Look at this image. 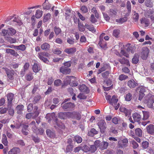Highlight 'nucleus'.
<instances>
[{"instance_id": "46", "label": "nucleus", "mask_w": 154, "mask_h": 154, "mask_svg": "<svg viewBox=\"0 0 154 154\" xmlns=\"http://www.w3.org/2000/svg\"><path fill=\"white\" fill-rule=\"evenodd\" d=\"M74 146L73 145L69 144L66 146V153L71 152Z\"/></svg>"}, {"instance_id": "45", "label": "nucleus", "mask_w": 154, "mask_h": 154, "mask_svg": "<svg viewBox=\"0 0 154 154\" xmlns=\"http://www.w3.org/2000/svg\"><path fill=\"white\" fill-rule=\"evenodd\" d=\"M143 119L144 120H146L148 119L149 116V112L147 111L143 112Z\"/></svg>"}, {"instance_id": "63", "label": "nucleus", "mask_w": 154, "mask_h": 154, "mask_svg": "<svg viewBox=\"0 0 154 154\" xmlns=\"http://www.w3.org/2000/svg\"><path fill=\"white\" fill-rule=\"evenodd\" d=\"M149 143L146 141H143L142 143V146L143 148L144 149H146L149 146Z\"/></svg>"}, {"instance_id": "44", "label": "nucleus", "mask_w": 154, "mask_h": 154, "mask_svg": "<svg viewBox=\"0 0 154 154\" xmlns=\"http://www.w3.org/2000/svg\"><path fill=\"white\" fill-rule=\"evenodd\" d=\"M2 143L5 145L7 146L8 144V141L7 140V138L6 135L5 134L3 135V137L2 140Z\"/></svg>"}, {"instance_id": "11", "label": "nucleus", "mask_w": 154, "mask_h": 154, "mask_svg": "<svg viewBox=\"0 0 154 154\" xmlns=\"http://www.w3.org/2000/svg\"><path fill=\"white\" fill-rule=\"evenodd\" d=\"M38 57L41 60L43 61L44 62L46 63L48 61V60L47 58L44 57L49 56V54L45 52H41L38 53Z\"/></svg>"}, {"instance_id": "57", "label": "nucleus", "mask_w": 154, "mask_h": 154, "mask_svg": "<svg viewBox=\"0 0 154 154\" xmlns=\"http://www.w3.org/2000/svg\"><path fill=\"white\" fill-rule=\"evenodd\" d=\"M135 48L134 46H131L127 48V51H128V53L130 52L132 53H134L135 51Z\"/></svg>"}, {"instance_id": "15", "label": "nucleus", "mask_w": 154, "mask_h": 154, "mask_svg": "<svg viewBox=\"0 0 154 154\" xmlns=\"http://www.w3.org/2000/svg\"><path fill=\"white\" fill-rule=\"evenodd\" d=\"M20 152V149L17 147H14L11 149L8 152V154H18Z\"/></svg>"}, {"instance_id": "29", "label": "nucleus", "mask_w": 154, "mask_h": 154, "mask_svg": "<svg viewBox=\"0 0 154 154\" xmlns=\"http://www.w3.org/2000/svg\"><path fill=\"white\" fill-rule=\"evenodd\" d=\"M119 61L122 64H125L127 66L128 65L130 66L129 61L125 58L123 57L122 59H119Z\"/></svg>"}, {"instance_id": "18", "label": "nucleus", "mask_w": 154, "mask_h": 154, "mask_svg": "<svg viewBox=\"0 0 154 154\" xmlns=\"http://www.w3.org/2000/svg\"><path fill=\"white\" fill-rule=\"evenodd\" d=\"M132 117L134 121L139 122L141 119V117L140 115L137 113H135L133 114Z\"/></svg>"}, {"instance_id": "52", "label": "nucleus", "mask_w": 154, "mask_h": 154, "mask_svg": "<svg viewBox=\"0 0 154 154\" xmlns=\"http://www.w3.org/2000/svg\"><path fill=\"white\" fill-rule=\"evenodd\" d=\"M145 4L146 6L150 8L152 7L153 6V4L150 0H146L145 2Z\"/></svg>"}, {"instance_id": "54", "label": "nucleus", "mask_w": 154, "mask_h": 154, "mask_svg": "<svg viewBox=\"0 0 154 154\" xmlns=\"http://www.w3.org/2000/svg\"><path fill=\"white\" fill-rule=\"evenodd\" d=\"M110 16L112 17H115L117 14V12L115 9H111L109 12Z\"/></svg>"}, {"instance_id": "39", "label": "nucleus", "mask_w": 154, "mask_h": 154, "mask_svg": "<svg viewBox=\"0 0 154 154\" xmlns=\"http://www.w3.org/2000/svg\"><path fill=\"white\" fill-rule=\"evenodd\" d=\"M78 27L79 30L80 32H83L85 30V26L83 24L81 23L79 21L78 23Z\"/></svg>"}, {"instance_id": "53", "label": "nucleus", "mask_w": 154, "mask_h": 154, "mask_svg": "<svg viewBox=\"0 0 154 154\" xmlns=\"http://www.w3.org/2000/svg\"><path fill=\"white\" fill-rule=\"evenodd\" d=\"M128 78V76L123 74H122L119 75V79L120 81L125 80Z\"/></svg>"}, {"instance_id": "20", "label": "nucleus", "mask_w": 154, "mask_h": 154, "mask_svg": "<svg viewBox=\"0 0 154 154\" xmlns=\"http://www.w3.org/2000/svg\"><path fill=\"white\" fill-rule=\"evenodd\" d=\"M141 23L145 27L149 26L150 23L149 20L145 18H143L140 20Z\"/></svg>"}, {"instance_id": "19", "label": "nucleus", "mask_w": 154, "mask_h": 154, "mask_svg": "<svg viewBox=\"0 0 154 154\" xmlns=\"http://www.w3.org/2000/svg\"><path fill=\"white\" fill-rule=\"evenodd\" d=\"M14 94L12 93H9L7 95V98L8 99V105L10 106L12 104V102L14 99Z\"/></svg>"}, {"instance_id": "23", "label": "nucleus", "mask_w": 154, "mask_h": 154, "mask_svg": "<svg viewBox=\"0 0 154 154\" xmlns=\"http://www.w3.org/2000/svg\"><path fill=\"white\" fill-rule=\"evenodd\" d=\"M120 111L122 112H124L125 116H127L130 115L131 114L129 110L127 109L126 108L123 107H121L119 109Z\"/></svg>"}, {"instance_id": "16", "label": "nucleus", "mask_w": 154, "mask_h": 154, "mask_svg": "<svg viewBox=\"0 0 154 154\" xmlns=\"http://www.w3.org/2000/svg\"><path fill=\"white\" fill-rule=\"evenodd\" d=\"M76 48L75 47L65 49L64 51L69 55H72L76 51Z\"/></svg>"}, {"instance_id": "32", "label": "nucleus", "mask_w": 154, "mask_h": 154, "mask_svg": "<svg viewBox=\"0 0 154 154\" xmlns=\"http://www.w3.org/2000/svg\"><path fill=\"white\" fill-rule=\"evenodd\" d=\"M43 14V11L39 9L36 10L35 17L37 18H40L42 16Z\"/></svg>"}, {"instance_id": "8", "label": "nucleus", "mask_w": 154, "mask_h": 154, "mask_svg": "<svg viewBox=\"0 0 154 154\" xmlns=\"http://www.w3.org/2000/svg\"><path fill=\"white\" fill-rule=\"evenodd\" d=\"M3 69H4L6 73V74L8 77L11 80H12L14 79V71L12 70H10L8 69L3 67L2 68Z\"/></svg>"}, {"instance_id": "56", "label": "nucleus", "mask_w": 154, "mask_h": 154, "mask_svg": "<svg viewBox=\"0 0 154 154\" xmlns=\"http://www.w3.org/2000/svg\"><path fill=\"white\" fill-rule=\"evenodd\" d=\"M134 14L133 16V19L135 22L137 21L139 19V14L138 13H136L135 11L134 12Z\"/></svg>"}, {"instance_id": "25", "label": "nucleus", "mask_w": 154, "mask_h": 154, "mask_svg": "<svg viewBox=\"0 0 154 154\" xmlns=\"http://www.w3.org/2000/svg\"><path fill=\"white\" fill-rule=\"evenodd\" d=\"M6 52L8 54H10L11 55L17 57L18 55V54L15 52L14 50L10 49H7L6 50Z\"/></svg>"}, {"instance_id": "42", "label": "nucleus", "mask_w": 154, "mask_h": 154, "mask_svg": "<svg viewBox=\"0 0 154 154\" xmlns=\"http://www.w3.org/2000/svg\"><path fill=\"white\" fill-rule=\"evenodd\" d=\"M12 104H11L10 106L8 105V110L10 115L13 116L14 113V109L11 107Z\"/></svg>"}, {"instance_id": "26", "label": "nucleus", "mask_w": 154, "mask_h": 154, "mask_svg": "<svg viewBox=\"0 0 154 154\" xmlns=\"http://www.w3.org/2000/svg\"><path fill=\"white\" fill-rule=\"evenodd\" d=\"M41 69L40 65L35 63L32 66L33 71L35 72H38Z\"/></svg>"}, {"instance_id": "27", "label": "nucleus", "mask_w": 154, "mask_h": 154, "mask_svg": "<svg viewBox=\"0 0 154 154\" xmlns=\"http://www.w3.org/2000/svg\"><path fill=\"white\" fill-rule=\"evenodd\" d=\"M23 109L24 106L23 105H18L16 108L17 113L19 114H21L22 113V111L23 110Z\"/></svg>"}, {"instance_id": "59", "label": "nucleus", "mask_w": 154, "mask_h": 154, "mask_svg": "<svg viewBox=\"0 0 154 154\" xmlns=\"http://www.w3.org/2000/svg\"><path fill=\"white\" fill-rule=\"evenodd\" d=\"M119 30L117 29H116L114 30L112 35L114 36L116 38H117L119 37Z\"/></svg>"}, {"instance_id": "61", "label": "nucleus", "mask_w": 154, "mask_h": 154, "mask_svg": "<svg viewBox=\"0 0 154 154\" xmlns=\"http://www.w3.org/2000/svg\"><path fill=\"white\" fill-rule=\"evenodd\" d=\"M97 148L94 144V145H91L90 146L89 150L91 152H94L97 150Z\"/></svg>"}, {"instance_id": "48", "label": "nucleus", "mask_w": 154, "mask_h": 154, "mask_svg": "<svg viewBox=\"0 0 154 154\" xmlns=\"http://www.w3.org/2000/svg\"><path fill=\"white\" fill-rule=\"evenodd\" d=\"M51 15L49 13H48L45 15L44 14L43 21L44 22L47 21L50 18Z\"/></svg>"}, {"instance_id": "34", "label": "nucleus", "mask_w": 154, "mask_h": 154, "mask_svg": "<svg viewBox=\"0 0 154 154\" xmlns=\"http://www.w3.org/2000/svg\"><path fill=\"white\" fill-rule=\"evenodd\" d=\"M41 98V96L40 95H36L33 97L32 102L34 104L38 103Z\"/></svg>"}, {"instance_id": "35", "label": "nucleus", "mask_w": 154, "mask_h": 154, "mask_svg": "<svg viewBox=\"0 0 154 154\" xmlns=\"http://www.w3.org/2000/svg\"><path fill=\"white\" fill-rule=\"evenodd\" d=\"M41 48L42 50L47 51L50 48V45L47 43H44L42 45Z\"/></svg>"}, {"instance_id": "62", "label": "nucleus", "mask_w": 154, "mask_h": 154, "mask_svg": "<svg viewBox=\"0 0 154 154\" xmlns=\"http://www.w3.org/2000/svg\"><path fill=\"white\" fill-rule=\"evenodd\" d=\"M61 84L62 81L59 79L55 80L54 82V85L56 86H60Z\"/></svg>"}, {"instance_id": "30", "label": "nucleus", "mask_w": 154, "mask_h": 154, "mask_svg": "<svg viewBox=\"0 0 154 154\" xmlns=\"http://www.w3.org/2000/svg\"><path fill=\"white\" fill-rule=\"evenodd\" d=\"M14 48L15 49L19 50L22 51L25 50L26 47L24 45H21L18 46H14Z\"/></svg>"}, {"instance_id": "33", "label": "nucleus", "mask_w": 154, "mask_h": 154, "mask_svg": "<svg viewBox=\"0 0 154 154\" xmlns=\"http://www.w3.org/2000/svg\"><path fill=\"white\" fill-rule=\"evenodd\" d=\"M46 132L47 136L51 138L55 137V135L54 133L51 131L50 129H47L46 131Z\"/></svg>"}, {"instance_id": "14", "label": "nucleus", "mask_w": 154, "mask_h": 154, "mask_svg": "<svg viewBox=\"0 0 154 154\" xmlns=\"http://www.w3.org/2000/svg\"><path fill=\"white\" fill-rule=\"evenodd\" d=\"M60 72L63 74H67L70 73V69L65 66H62L60 68Z\"/></svg>"}, {"instance_id": "9", "label": "nucleus", "mask_w": 154, "mask_h": 154, "mask_svg": "<svg viewBox=\"0 0 154 154\" xmlns=\"http://www.w3.org/2000/svg\"><path fill=\"white\" fill-rule=\"evenodd\" d=\"M105 34L103 33L100 36V41L98 43L100 47L103 48L105 49L107 48V45L105 42L103 40V37Z\"/></svg>"}, {"instance_id": "13", "label": "nucleus", "mask_w": 154, "mask_h": 154, "mask_svg": "<svg viewBox=\"0 0 154 154\" xmlns=\"http://www.w3.org/2000/svg\"><path fill=\"white\" fill-rule=\"evenodd\" d=\"M29 125L26 124L25 123H23V124L22 128L21 130L22 133L25 135H27L28 134V131L29 130L28 128Z\"/></svg>"}, {"instance_id": "1", "label": "nucleus", "mask_w": 154, "mask_h": 154, "mask_svg": "<svg viewBox=\"0 0 154 154\" xmlns=\"http://www.w3.org/2000/svg\"><path fill=\"white\" fill-rule=\"evenodd\" d=\"M5 22L10 25L15 26L17 25H21L22 22L18 16L14 15V16L8 17Z\"/></svg>"}, {"instance_id": "31", "label": "nucleus", "mask_w": 154, "mask_h": 154, "mask_svg": "<svg viewBox=\"0 0 154 154\" xmlns=\"http://www.w3.org/2000/svg\"><path fill=\"white\" fill-rule=\"evenodd\" d=\"M38 107L37 106H35L34 107V109H33V115H34V116H32V119H35L36 117H37L39 114V112L38 111Z\"/></svg>"}, {"instance_id": "24", "label": "nucleus", "mask_w": 154, "mask_h": 154, "mask_svg": "<svg viewBox=\"0 0 154 154\" xmlns=\"http://www.w3.org/2000/svg\"><path fill=\"white\" fill-rule=\"evenodd\" d=\"M154 13V11L152 9H150L146 11L145 13V17H150L151 19L152 17L153 16V14Z\"/></svg>"}, {"instance_id": "40", "label": "nucleus", "mask_w": 154, "mask_h": 154, "mask_svg": "<svg viewBox=\"0 0 154 154\" xmlns=\"http://www.w3.org/2000/svg\"><path fill=\"white\" fill-rule=\"evenodd\" d=\"M139 55L137 54H135L133 58L132 59V62L134 64H137L139 61Z\"/></svg>"}, {"instance_id": "38", "label": "nucleus", "mask_w": 154, "mask_h": 154, "mask_svg": "<svg viewBox=\"0 0 154 154\" xmlns=\"http://www.w3.org/2000/svg\"><path fill=\"white\" fill-rule=\"evenodd\" d=\"M85 26L87 29H88L89 31H91L93 33L96 32V29L94 28L93 26L89 25L87 24H86Z\"/></svg>"}, {"instance_id": "64", "label": "nucleus", "mask_w": 154, "mask_h": 154, "mask_svg": "<svg viewBox=\"0 0 154 154\" xmlns=\"http://www.w3.org/2000/svg\"><path fill=\"white\" fill-rule=\"evenodd\" d=\"M77 97L80 99H85L87 98V97L83 93H80L77 96Z\"/></svg>"}, {"instance_id": "7", "label": "nucleus", "mask_w": 154, "mask_h": 154, "mask_svg": "<svg viewBox=\"0 0 154 154\" xmlns=\"http://www.w3.org/2000/svg\"><path fill=\"white\" fill-rule=\"evenodd\" d=\"M76 79V78L73 76H67L64 79V82L65 84H69L70 85H72V81H74Z\"/></svg>"}, {"instance_id": "47", "label": "nucleus", "mask_w": 154, "mask_h": 154, "mask_svg": "<svg viewBox=\"0 0 154 154\" xmlns=\"http://www.w3.org/2000/svg\"><path fill=\"white\" fill-rule=\"evenodd\" d=\"M128 20V18L126 17L121 18L119 19L116 20V22L119 23H122Z\"/></svg>"}, {"instance_id": "50", "label": "nucleus", "mask_w": 154, "mask_h": 154, "mask_svg": "<svg viewBox=\"0 0 154 154\" xmlns=\"http://www.w3.org/2000/svg\"><path fill=\"white\" fill-rule=\"evenodd\" d=\"M58 117L60 119H66V112H60L58 113Z\"/></svg>"}, {"instance_id": "58", "label": "nucleus", "mask_w": 154, "mask_h": 154, "mask_svg": "<svg viewBox=\"0 0 154 154\" xmlns=\"http://www.w3.org/2000/svg\"><path fill=\"white\" fill-rule=\"evenodd\" d=\"M34 8L33 7H28L27 9V10L24 13V14L29 15L32 11V9Z\"/></svg>"}, {"instance_id": "5", "label": "nucleus", "mask_w": 154, "mask_h": 154, "mask_svg": "<svg viewBox=\"0 0 154 154\" xmlns=\"http://www.w3.org/2000/svg\"><path fill=\"white\" fill-rule=\"evenodd\" d=\"M141 58L143 60H145L147 58L149 52V50L146 47H143L141 50Z\"/></svg>"}, {"instance_id": "49", "label": "nucleus", "mask_w": 154, "mask_h": 154, "mask_svg": "<svg viewBox=\"0 0 154 154\" xmlns=\"http://www.w3.org/2000/svg\"><path fill=\"white\" fill-rule=\"evenodd\" d=\"M79 89L81 92H85L87 90V87L85 85H82L79 86Z\"/></svg>"}, {"instance_id": "3", "label": "nucleus", "mask_w": 154, "mask_h": 154, "mask_svg": "<svg viewBox=\"0 0 154 154\" xmlns=\"http://www.w3.org/2000/svg\"><path fill=\"white\" fill-rule=\"evenodd\" d=\"M144 103L146 104L149 108H152L153 103H154V95L151 94H149L146 97Z\"/></svg>"}, {"instance_id": "41", "label": "nucleus", "mask_w": 154, "mask_h": 154, "mask_svg": "<svg viewBox=\"0 0 154 154\" xmlns=\"http://www.w3.org/2000/svg\"><path fill=\"white\" fill-rule=\"evenodd\" d=\"M73 140L78 143H80L82 141V139L81 137L77 135L74 137Z\"/></svg>"}, {"instance_id": "21", "label": "nucleus", "mask_w": 154, "mask_h": 154, "mask_svg": "<svg viewBox=\"0 0 154 154\" xmlns=\"http://www.w3.org/2000/svg\"><path fill=\"white\" fill-rule=\"evenodd\" d=\"M118 101V99L115 95L112 96L111 100H110L109 103L112 104L113 106H115L117 104V103Z\"/></svg>"}, {"instance_id": "37", "label": "nucleus", "mask_w": 154, "mask_h": 154, "mask_svg": "<svg viewBox=\"0 0 154 154\" xmlns=\"http://www.w3.org/2000/svg\"><path fill=\"white\" fill-rule=\"evenodd\" d=\"M97 133L98 131L95 129L93 128L89 132H88V135L93 137L94 134H96Z\"/></svg>"}, {"instance_id": "2", "label": "nucleus", "mask_w": 154, "mask_h": 154, "mask_svg": "<svg viewBox=\"0 0 154 154\" xmlns=\"http://www.w3.org/2000/svg\"><path fill=\"white\" fill-rule=\"evenodd\" d=\"M94 143L97 147L99 148L101 150L107 149L109 145V143L107 142L103 141L101 142L99 140L95 141Z\"/></svg>"}, {"instance_id": "60", "label": "nucleus", "mask_w": 154, "mask_h": 154, "mask_svg": "<svg viewBox=\"0 0 154 154\" xmlns=\"http://www.w3.org/2000/svg\"><path fill=\"white\" fill-rule=\"evenodd\" d=\"M132 98V95L130 93H128L126 95L125 99L127 101H130Z\"/></svg>"}, {"instance_id": "55", "label": "nucleus", "mask_w": 154, "mask_h": 154, "mask_svg": "<svg viewBox=\"0 0 154 154\" xmlns=\"http://www.w3.org/2000/svg\"><path fill=\"white\" fill-rule=\"evenodd\" d=\"M16 32V30L12 28H10L8 29V32L11 35H14Z\"/></svg>"}, {"instance_id": "12", "label": "nucleus", "mask_w": 154, "mask_h": 154, "mask_svg": "<svg viewBox=\"0 0 154 154\" xmlns=\"http://www.w3.org/2000/svg\"><path fill=\"white\" fill-rule=\"evenodd\" d=\"M128 86L130 88H133L138 86V84L134 79H131L127 82Z\"/></svg>"}, {"instance_id": "43", "label": "nucleus", "mask_w": 154, "mask_h": 154, "mask_svg": "<svg viewBox=\"0 0 154 154\" xmlns=\"http://www.w3.org/2000/svg\"><path fill=\"white\" fill-rule=\"evenodd\" d=\"M135 134L136 135L139 137H141L142 136V130L140 128H137L135 130Z\"/></svg>"}, {"instance_id": "28", "label": "nucleus", "mask_w": 154, "mask_h": 154, "mask_svg": "<svg viewBox=\"0 0 154 154\" xmlns=\"http://www.w3.org/2000/svg\"><path fill=\"white\" fill-rule=\"evenodd\" d=\"M121 50L120 54L119 55V56L120 57H122V55H123L127 57H128L129 54L128 51H127V50H124L122 48L121 49Z\"/></svg>"}, {"instance_id": "6", "label": "nucleus", "mask_w": 154, "mask_h": 154, "mask_svg": "<svg viewBox=\"0 0 154 154\" xmlns=\"http://www.w3.org/2000/svg\"><path fill=\"white\" fill-rule=\"evenodd\" d=\"M61 106L64 109L70 110L75 106L73 103H63L61 104Z\"/></svg>"}, {"instance_id": "17", "label": "nucleus", "mask_w": 154, "mask_h": 154, "mask_svg": "<svg viewBox=\"0 0 154 154\" xmlns=\"http://www.w3.org/2000/svg\"><path fill=\"white\" fill-rule=\"evenodd\" d=\"M146 131L147 132L150 134H154V125L150 124L146 127Z\"/></svg>"}, {"instance_id": "10", "label": "nucleus", "mask_w": 154, "mask_h": 154, "mask_svg": "<svg viewBox=\"0 0 154 154\" xmlns=\"http://www.w3.org/2000/svg\"><path fill=\"white\" fill-rule=\"evenodd\" d=\"M128 143V140L126 139L120 140L118 142V147L119 148L125 147L127 146Z\"/></svg>"}, {"instance_id": "22", "label": "nucleus", "mask_w": 154, "mask_h": 154, "mask_svg": "<svg viewBox=\"0 0 154 154\" xmlns=\"http://www.w3.org/2000/svg\"><path fill=\"white\" fill-rule=\"evenodd\" d=\"M81 118V114L78 112H73V115L72 116V119H75L77 120H79Z\"/></svg>"}, {"instance_id": "51", "label": "nucleus", "mask_w": 154, "mask_h": 154, "mask_svg": "<svg viewBox=\"0 0 154 154\" xmlns=\"http://www.w3.org/2000/svg\"><path fill=\"white\" fill-rule=\"evenodd\" d=\"M26 80L30 81L32 80L33 78L32 74L31 72L27 74L26 76Z\"/></svg>"}, {"instance_id": "36", "label": "nucleus", "mask_w": 154, "mask_h": 154, "mask_svg": "<svg viewBox=\"0 0 154 154\" xmlns=\"http://www.w3.org/2000/svg\"><path fill=\"white\" fill-rule=\"evenodd\" d=\"M42 6L43 9L44 10H48L51 7V5L48 2L44 3L42 5Z\"/></svg>"}, {"instance_id": "4", "label": "nucleus", "mask_w": 154, "mask_h": 154, "mask_svg": "<svg viewBox=\"0 0 154 154\" xmlns=\"http://www.w3.org/2000/svg\"><path fill=\"white\" fill-rule=\"evenodd\" d=\"M97 125L101 132L104 133L107 128L105 120L102 119L100 120L97 123Z\"/></svg>"}]
</instances>
